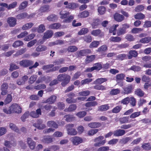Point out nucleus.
I'll return each mask as SVG.
<instances>
[{"mask_svg": "<svg viewBox=\"0 0 151 151\" xmlns=\"http://www.w3.org/2000/svg\"><path fill=\"white\" fill-rule=\"evenodd\" d=\"M67 131L68 134L69 135H75L77 134V132L74 129H69Z\"/></svg>", "mask_w": 151, "mask_h": 151, "instance_id": "0e129e2a", "label": "nucleus"}, {"mask_svg": "<svg viewBox=\"0 0 151 151\" xmlns=\"http://www.w3.org/2000/svg\"><path fill=\"white\" fill-rule=\"evenodd\" d=\"M64 118H65V120L66 121L68 122H71L74 120L75 119V117L69 114L65 115L64 116Z\"/></svg>", "mask_w": 151, "mask_h": 151, "instance_id": "bb28decb", "label": "nucleus"}, {"mask_svg": "<svg viewBox=\"0 0 151 151\" xmlns=\"http://www.w3.org/2000/svg\"><path fill=\"white\" fill-rule=\"evenodd\" d=\"M100 23V20L99 19H95L92 24V27L93 28H97L98 26Z\"/></svg>", "mask_w": 151, "mask_h": 151, "instance_id": "680f3d73", "label": "nucleus"}, {"mask_svg": "<svg viewBox=\"0 0 151 151\" xmlns=\"http://www.w3.org/2000/svg\"><path fill=\"white\" fill-rule=\"evenodd\" d=\"M89 12L87 11H84L82 12L79 13L78 15V17L80 18H86L89 16Z\"/></svg>", "mask_w": 151, "mask_h": 151, "instance_id": "b1692460", "label": "nucleus"}, {"mask_svg": "<svg viewBox=\"0 0 151 151\" xmlns=\"http://www.w3.org/2000/svg\"><path fill=\"white\" fill-rule=\"evenodd\" d=\"M61 26V24L59 23H55L49 26L48 28L54 29H58Z\"/></svg>", "mask_w": 151, "mask_h": 151, "instance_id": "cd10ccee", "label": "nucleus"}, {"mask_svg": "<svg viewBox=\"0 0 151 151\" xmlns=\"http://www.w3.org/2000/svg\"><path fill=\"white\" fill-rule=\"evenodd\" d=\"M17 20L14 17H10L8 18L7 22L10 27H14L16 24Z\"/></svg>", "mask_w": 151, "mask_h": 151, "instance_id": "dca6fc26", "label": "nucleus"}, {"mask_svg": "<svg viewBox=\"0 0 151 151\" xmlns=\"http://www.w3.org/2000/svg\"><path fill=\"white\" fill-rule=\"evenodd\" d=\"M58 19L57 16L55 15H50L47 17V19L50 21L55 22Z\"/></svg>", "mask_w": 151, "mask_h": 151, "instance_id": "de8ad7c7", "label": "nucleus"}, {"mask_svg": "<svg viewBox=\"0 0 151 151\" xmlns=\"http://www.w3.org/2000/svg\"><path fill=\"white\" fill-rule=\"evenodd\" d=\"M126 32L125 30L122 28H120L118 29L116 31V34L118 36L123 35Z\"/></svg>", "mask_w": 151, "mask_h": 151, "instance_id": "a18cd8bd", "label": "nucleus"}, {"mask_svg": "<svg viewBox=\"0 0 151 151\" xmlns=\"http://www.w3.org/2000/svg\"><path fill=\"white\" fill-rule=\"evenodd\" d=\"M104 139V137L102 136H100L95 138L93 141L95 143L94 144V146L95 147H98L104 145L106 142L105 140H103Z\"/></svg>", "mask_w": 151, "mask_h": 151, "instance_id": "20e7f679", "label": "nucleus"}, {"mask_svg": "<svg viewBox=\"0 0 151 151\" xmlns=\"http://www.w3.org/2000/svg\"><path fill=\"white\" fill-rule=\"evenodd\" d=\"M43 121L40 119L37 120V122L33 124V126L39 129H42L46 127L44 124H42Z\"/></svg>", "mask_w": 151, "mask_h": 151, "instance_id": "0eeeda50", "label": "nucleus"}, {"mask_svg": "<svg viewBox=\"0 0 151 151\" xmlns=\"http://www.w3.org/2000/svg\"><path fill=\"white\" fill-rule=\"evenodd\" d=\"M47 49V47L46 46L44 45H40L36 47V50L37 52H42L45 51Z\"/></svg>", "mask_w": 151, "mask_h": 151, "instance_id": "2f4dec72", "label": "nucleus"}, {"mask_svg": "<svg viewBox=\"0 0 151 151\" xmlns=\"http://www.w3.org/2000/svg\"><path fill=\"white\" fill-rule=\"evenodd\" d=\"M34 25V24L32 22L27 23L24 25L22 29L24 30H27L31 28Z\"/></svg>", "mask_w": 151, "mask_h": 151, "instance_id": "c9c22d12", "label": "nucleus"}, {"mask_svg": "<svg viewBox=\"0 0 151 151\" xmlns=\"http://www.w3.org/2000/svg\"><path fill=\"white\" fill-rule=\"evenodd\" d=\"M126 133L125 130L119 129L113 132V134L114 136L116 137L121 136L124 135Z\"/></svg>", "mask_w": 151, "mask_h": 151, "instance_id": "2eb2a0df", "label": "nucleus"}, {"mask_svg": "<svg viewBox=\"0 0 151 151\" xmlns=\"http://www.w3.org/2000/svg\"><path fill=\"white\" fill-rule=\"evenodd\" d=\"M119 26L118 24L114 25L111 27L109 29V32L112 33L113 35H115L116 33V28Z\"/></svg>", "mask_w": 151, "mask_h": 151, "instance_id": "7c9ffc66", "label": "nucleus"}, {"mask_svg": "<svg viewBox=\"0 0 151 151\" xmlns=\"http://www.w3.org/2000/svg\"><path fill=\"white\" fill-rule=\"evenodd\" d=\"M114 19L118 22H121L123 21L124 19V16L120 14L116 13L114 15Z\"/></svg>", "mask_w": 151, "mask_h": 151, "instance_id": "6ab92c4d", "label": "nucleus"}, {"mask_svg": "<svg viewBox=\"0 0 151 151\" xmlns=\"http://www.w3.org/2000/svg\"><path fill=\"white\" fill-rule=\"evenodd\" d=\"M3 111L4 113L7 114H19L22 112V108L17 104L13 103L9 107L8 109L6 108H4Z\"/></svg>", "mask_w": 151, "mask_h": 151, "instance_id": "f257e3e1", "label": "nucleus"}, {"mask_svg": "<svg viewBox=\"0 0 151 151\" xmlns=\"http://www.w3.org/2000/svg\"><path fill=\"white\" fill-rule=\"evenodd\" d=\"M41 115V111L40 109H37L36 111H32L30 113V116L33 118H38Z\"/></svg>", "mask_w": 151, "mask_h": 151, "instance_id": "ddd939ff", "label": "nucleus"}, {"mask_svg": "<svg viewBox=\"0 0 151 151\" xmlns=\"http://www.w3.org/2000/svg\"><path fill=\"white\" fill-rule=\"evenodd\" d=\"M98 10L100 14L102 15L105 13L106 11V9L104 6H100L99 7Z\"/></svg>", "mask_w": 151, "mask_h": 151, "instance_id": "09e8293b", "label": "nucleus"}, {"mask_svg": "<svg viewBox=\"0 0 151 151\" xmlns=\"http://www.w3.org/2000/svg\"><path fill=\"white\" fill-rule=\"evenodd\" d=\"M70 13L69 12H64L63 11L60 12V18L62 19L65 18L63 22L66 23H69L74 18L73 15H70Z\"/></svg>", "mask_w": 151, "mask_h": 151, "instance_id": "7ed1b4c3", "label": "nucleus"}, {"mask_svg": "<svg viewBox=\"0 0 151 151\" xmlns=\"http://www.w3.org/2000/svg\"><path fill=\"white\" fill-rule=\"evenodd\" d=\"M101 124L100 123L97 122H94L89 123L88 126L91 128H97L100 127Z\"/></svg>", "mask_w": 151, "mask_h": 151, "instance_id": "4be33fe9", "label": "nucleus"}, {"mask_svg": "<svg viewBox=\"0 0 151 151\" xmlns=\"http://www.w3.org/2000/svg\"><path fill=\"white\" fill-rule=\"evenodd\" d=\"M23 45V43L22 41L18 40L16 41L13 43L12 46L16 48L22 46Z\"/></svg>", "mask_w": 151, "mask_h": 151, "instance_id": "79ce46f5", "label": "nucleus"}, {"mask_svg": "<svg viewBox=\"0 0 151 151\" xmlns=\"http://www.w3.org/2000/svg\"><path fill=\"white\" fill-rule=\"evenodd\" d=\"M94 89L97 90H104L106 89V88L104 86L101 85H97L93 86Z\"/></svg>", "mask_w": 151, "mask_h": 151, "instance_id": "864d4df0", "label": "nucleus"}, {"mask_svg": "<svg viewBox=\"0 0 151 151\" xmlns=\"http://www.w3.org/2000/svg\"><path fill=\"white\" fill-rule=\"evenodd\" d=\"M101 41H94L92 42L90 45V48L97 47L99 45Z\"/></svg>", "mask_w": 151, "mask_h": 151, "instance_id": "8fccbe9b", "label": "nucleus"}, {"mask_svg": "<svg viewBox=\"0 0 151 151\" xmlns=\"http://www.w3.org/2000/svg\"><path fill=\"white\" fill-rule=\"evenodd\" d=\"M142 81L145 82H149L151 83V81L150 78L145 75H143L142 78Z\"/></svg>", "mask_w": 151, "mask_h": 151, "instance_id": "69168bd1", "label": "nucleus"}, {"mask_svg": "<svg viewBox=\"0 0 151 151\" xmlns=\"http://www.w3.org/2000/svg\"><path fill=\"white\" fill-rule=\"evenodd\" d=\"M120 92V90L119 89H113L110 91V94L112 95H115L119 93Z\"/></svg>", "mask_w": 151, "mask_h": 151, "instance_id": "5fc2aeb1", "label": "nucleus"}, {"mask_svg": "<svg viewBox=\"0 0 151 151\" xmlns=\"http://www.w3.org/2000/svg\"><path fill=\"white\" fill-rule=\"evenodd\" d=\"M4 145L6 147L10 148L12 147H15L16 145V143L13 141H9L5 140L4 143Z\"/></svg>", "mask_w": 151, "mask_h": 151, "instance_id": "a211bd4d", "label": "nucleus"}, {"mask_svg": "<svg viewBox=\"0 0 151 151\" xmlns=\"http://www.w3.org/2000/svg\"><path fill=\"white\" fill-rule=\"evenodd\" d=\"M138 55V53L137 51L135 50H130L129 52L128 55V58L129 59H131L132 57H136Z\"/></svg>", "mask_w": 151, "mask_h": 151, "instance_id": "393cba45", "label": "nucleus"}, {"mask_svg": "<svg viewBox=\"0 0 151 151\" xmlns=\"http://www.w3.org/2000/svg\"><path fill=\"white\" fill-rule=\"evenodd\" d=\"M47 125L48 127L55 128L58 127V124L54 121H49L47 122Z\"/></svg>", "mask_w": 151, "mask_h": 151, "instance_id": "c85d7f7f", "label": "nucleus"}, {"mask_svg": "<svg viewBox=\"0 0 151 151\" xmlns=\"http://www.w3.org/2000/svg\"><path fill=\"white\" fill-rule=\"evenodd\" d=\"M87 114L86 112L85 111H82L79 112L76 114V115L78 117L81 118H83Z\"/></svg>", "mask_w": 151, "mask_h": 151, "instance_id": "338daca9", "label": "nucleus"}, {"mask_svg": "<svg viewBox=\"0 0 151 151\" xmlns=\"http://www.w3.org/2000/svg\"><path fill=\"white\" fill-rule=\"evenodd\" d=\"M51 78L50 76L45 77V76H41L39 77L36 81L37 83H42L45 81L46 83H48L50 81Z\"/></svg>", "mask_w": 151, "mask_h": 151, "instance_id": "9d476101", "label": "nucleus"}, {"mask_svg": "<svg viewBox=\"0 0 151 151\" xmlns=\"http://www.w3.org/2000/svg\"><path fill=\"white\" fill-rule=\"evenodd\" d=\"M130 104L133 107L135 106L136 104V99L134 97H129Z\"/></svg>", "mask_w": 151, "mask_h": 151, "instance_id": "052dcab7", "label": "nucleus"}, {"mask_svg": "<svg viewBox=\"0 0 151 151\" xmlns=\"http://www.w3.org/2000/svg\"><path fill=\"white\" fill-rule=\"evenodd\" d=\"M27 142L30 148L32 149H33L36 145L35 142L32 140L30 138H28L27 139Z\"/></svg>", "mask_w": 151, "mask_h": 151, "instance_id": "412c9836", "label": "nucleus"}, {"mask_svg": "<svg viewBox=\"0 0 151 151\" xmlns=\"http://www.w3.org/2000/svg\"><path fill=\"white\" fill-rule=\"evenodd\" d=\"M33 16V14L28 15L27 13L24 12L19 14L17 16V18L18 19H22L26 17L29 18L32 17Z\"/></svg>", "mask_w": 151, "mask_h": 151, "instance_id": "f3484780", "label": "nucleus"}, {"mask_svg": "<svg viewBox=\"0 0 151 151\" xmlns=\"http://www.w3.org/2000/svg\"><path fill=\"white\" fill-rule=\"evenodd\" d=\"M78 49V48L75 46H69L67 48V50L68 52H74Z\"/></svg>", "mask_w": 151, "mask_h": 151, "instance_id": "58836bf2", "label": "nucleus"}, {"mask_svg": "<svg viewBox=\"0 0 151 151\" xmlns=\"http://www.w3.org/2000/svg\"><path fill=\"white\" fill-rule=\"evenodd\" d=\"M145 17V15L141 13H138L134 16V18L137 19H142Z\"/></svg>", "mask_w": 151, "mask_h": 151, "instance_id": "a19ab883", "label": "nucleus"}, {"mask_svg": "<svg viewBox=\"0 0 151 151\" xmlns=\"http://www.w3.org/2000/svg\"><path fill=\"white\" fill-rule=\"evenodd\" d=\"M151 41V37H148L143 38L140 40V42L143 43H148Z\"/></svg>", "mask_w": 151, "mask_h": 151, "instance_id": "37998d69", "label": "nucleus"}, {"mask_svg": "<svg viewBox=\"0 0 151 151\" xmlns=\"http://www.w3.org/2000/svg\"><path fill=\"white\" fill-rule=\"evenodd\" d=\"M12 99V96L10 94L7 95L6 98L4 101L5 104H7L11 102Z\"/></svg>", "mask_w": 151, "mask_h": 151, "instance_id": "4c0bfd02", "label": "nucleus"}, {"mask_svg": "<svg viewBox=\"0 0 151 151\" xmlns=\"http://www.w3.org/2000/svg\"><path fill=\"white\" fill-rule=\"evenodd\" d=\"M122 108L121 106H117L112 109V112L114 113H118L121 110Z\"/></svg>", "mask_w": 151, "mask_h": 151, "instance_id": "3c124183", "label": "nucleus"}, {"mask_svg": "<svg viewBox=\"0 0 151 151\" xmlns=\"http://www.w3.org/2000/svg\"><path fill=\"white\" fill-rule=\"evenodd\" d=\"M121 38L118 36L111 37L109 39L110 42H119L121 41Z\"/></svg>", "mask_w": 151, "mask_h": 151, "instance_id": "c756f323", "label": "nucleus"}, {"mask_svg": "<svg viewBox=\"0 0 151 151\" xmlns=\"http://www.w3.org/2000/svg\"><path fill=\"white\" fill-rule=\"evenodd\" d=\"M98 103L96 101H91L88 102L86 104L85 106L87 107H89L90 106H94L97 105Z\"/></svg>", "mask_w": 151, "mask_h": 151, "instance_id": "4d7b16f0", "label": "nucleus"}, {"mask_svg": "<svg viewBox=\"0 0 151 151\" xmlns=\"http://www.w3.org/2000/svg\"><path fill=\"white\" fill-rule=\"evenodd\" d=\"M93 80L92 78H86L81 81V85L88 84L89 83L91 82Z\"/></svg>", "mask_w": 151, "mask_h": 151, "instance_id": "e2e57ef3", "label": "nucleus"}, {"mask_svg": "<svg viewBox=\"0 0 151 151\" xmlns=\"http://www.w3.org/2000/svg\"><path fill=\"white\" fill-rule=\"evenodd\" d=\"M77 7L78 5L74 3H70L68 4V5L66 6V8L73 9L76 8Z\"/></svg>", "mask_w": 151, "mask_h": 151, "instance_id": "f704fd0d", "label": "nucleus"}, {"mask_svg": "<svg viewBox=\"0 0 151 151\" xmlns=\"http://www.w3.org/2000/svg\"><path fill=\"white\" fill-rule=\"evenodd\" d=\"M91 52V50L88 49H84L78 51L76 52V55L78 57H81L84 56L86 55L87 54Z\"/></svg>", "mask_w": 151, "mask_h": 151, "instance_id": "1a4fd4ad", "label": "nucleus"}, {"mask_svg": "<svg viewBox=\"0 0 151 151\" xmlns=\"http://www.w3.org/2000/svg\"><path fill=\"white\" fill-rule=\"evenodd\" d=\"M135 93L140 97H142L144 95V92L140 88L136 89L135 91Z\"/></svg>", "mask_w": 151, "mask_h": 151, "instance_id": "ea45409f", "label": "nucleus"}, {"mask_svg": "<svg viewBox=\"0 0 151 151\" xmlns=\"http://www.w3.org/2000/svg\"><path fill=\"white\" fill-rule=\"evenodd\" d=\"M77 108L75 104H72L69 106L68 108H66L64 110L65 112H71L75 110Z\"/></svg>", "mask_w": 151, "mask_h": 151, "instance_id": "5701e85b", "label": "nucleus"}, {"mask_svg": "<svg viewBox=\"0 0 151 151\" xmlns=\"http://www.w3.org/2000/svg\"><path fill=\"white\" fill-rule=\"evenodd\" d=\"M109 106L108 104H105L101 105L98 108V110L100 111H105L109 109Z\"/></svg>", "mask_w": 151, "mask_h": 151, "instance_id": "a878e982", "label": "nucleus"}, {"mask_svg": "<svg viewBox=\"0 0 151 151\" xmlns=\"http://www.w3.org/2000/svg\"><path fill=\"white\" fill-rule=\"evenodd\" d=\"M71 141L73 145H77L82 143L83 142V139L80 137L75 136L71 138Z\"/></svg>", "mask_w": 151, "mask_h": 151, "instance_id": "6e6552de", "label": "nucleus"}, {"mask_svg": "<svg viewBox=\"0 0 151 151\" xmlns=\"http://www.w3.org/2000/svg\"><path fill=\"white\" fill-rule=\"evenodd\" d=\"M46 30L45 25L43 24L40 25L37 27H34L31 29L32 32H37L38 33H43Z\"/></svg>", "mask_w": 151, "mask_h": 151, "instance_id": "423d86ee", "label": "nucleus"}, {"mask_svg": "<svg viewBox=\"0 0 151 151\" xmlns=\"http://www.w3.org/2000/svg\"><path fill=\"white\" fill-rule=\"evenodd\" d=\"M70 78V76L69 75L65 73L60 74L57 76L58 81L62 82L61 85L63 87L65 86L69 83Z\"/></svg>", "mask_w": 151, "mask_h": 151, "instance_id": "f03ea898", "label": "nucleus"}, {"mask_svg": "<svg viewBox=\"0 0 151 151\" xmlns=\"http://www.w3.org/2000/svg\"><path fill=\"white\" fill-rule=\"evenodd\" d=\"M54 65L52 64L45 65L42 66V69L45 70H47L46 72V73H48L54 71L56 70H58L59 69V67L58 66H56L53 68L52 69L47 70L49 69L53 68Z\"/></svg>", "mask_w": 151, "mask_h": 151, "instance_id": "39448f33", "label": "nucleus"}, {"mask_svg": "<svg viewBox=\"0 0 151 151\" xmlns=\"http://www.w3.org/2000/svg\"><path fill=\"white\" fill-rule=\"evenodd\" d=\"M142 147L146 150H148L151 149V145L149 143H144L142 145Z\"/></svg>", "mask_w": 151, "mask_h": 151, "instance_id": "c03bdc74", "label": "nucleus"}, {"mask_svg": "<svg viewBox=\"0 0 151 151\" xmlns=\"http://www.w3.org/2000/svg\"><path fill=\"white\" fill-rule=\"evenodd\" d=\"M143 29L141 28H134L131 30V32L134 34H137L142 31Z\"/></svg>", "mask_w": 151, "mask_h": 151, "instance_id": "6e6d98bb", "label": "nucleus"}, {"mask_svg": "<svg viewBox=\"0 0 151 151\" xmlns=\"http://www.w3.org/2000/svg\"><path fill=\"white\" fill-rule=\"evenodd\" d=\"M37 77L36 75H33L31 76L29 78V83L31 84L33 83L36 80Z\"/></svg>", "mask_w": 151, "mask_h": 151, "instance_id": "bf43d9fd", "label": "nucleus"}, {"mask_svg": "<svg viewBox=\"0 0 151 151\" xmlns=\"http://www.w3.org/2000/svg\"><path fill=\"white\" fill-rule=\"evenodd\" d=\"M88 32V29L87 28H82L78 33V34L79 35H84L87 33Z\"/></svg>", "mask_w": 151, "mask_h": 151, "instance_id": "13d9d810", "label": "nucleus"}, {"mask_svg": "<svg viewBox=\"0 0 151 151\" xmlns=\"http://www.w3.org/2000/svg\"><path fill=\"white\" fill-rule=\"evenodd\" d=\"M132 85L129 86L124 89V93L125 94H129L131 93L132 89Z\"/></svg>", "mask_w": 151, "mask_h": 151, "instance_id": "603ef678", "label": "nucleus"}, {"mask_svg": "<svg viewBox=\"0 0 151 151\" xmlns=\"http://www.w3.org/2000/svg\"><path fill=\"white\" fill-rule=\"evenodd\" d=\"M95 56L92 55L91 56H87L86 58L85 59V63H89L93 61L95 59Z\"/></svg>", "mask_w": 151, "mask_h": 151, "instance_id": "72a5a7b5", "label": "nucleus"}, {"mask_svg": "<svg viewBox=\"0 0 151 151\" xmlns=\"http://www.w3.org/2000/svg\"><path fill=\"white\" fill-rule=\"evenodd\" d=\"M107 50V46L106 45H103L98 48L97 51L100 52L102 53L106 51Z\"/></svg>", "mask_w": 151, "mask_h": 151, "instance_id": "49530a36", "label": "nucleus"}, {"mask_svg": "<svg viewBox=\"0 0 151 151\" xmlns=\"http://www.w3.org/2000/svg\"><path fill=\"white\" fill-rule=\"evenodd\" d=\"M19 63L21 66L26 67L31 65L32 62L29 60H24L20 61Z\"/></svg>", "mask_w": 151, "mask_h": 151, "instance_id": "4468645a", "label": "nucleus"}, {"mask_svg": "<svg viewBox=\"0 0 151 151\" xmlns=\"http://www.w3.org/2000/svg\"><path fill=\"white\" fill-rule=\"evenodd\" d=\"M57 97L55 95H52L49 98L45 100L42 102L44 103H48L49 104H52L54 103L56 101Z\"/></svg>", "mask_w": 151, "mask_h": 151, "instance_id": "9b49d317", "label": "nucleus"}, {"mask_svg": "<svg viewBox=\"0 0 151 151\" xmlns=\"http://www.w3.org/2000/svg\"><path fill=\"white\" fill-rule=\"evenodd\" d=\"M41 141L43 143L48 144L52 142V138L45 136L43 137V139L41 140Z\"/></svg>", "mask_w": 151, "mask_h": 151, "instance_id": "473e14b6", "label": "nucleus"}, {"mask_svg": "<svg viewBox=\"0 0 151 151\" xmlns=\"http://www.w3.org/2000/svg\"><path fill=\"white\" fill-rule=\"evenodd\" d=\"M107 80V79L105 78H98L94 81L93 83L95 84H101L102 83L106 81Z\"/></svg>", "mask_w": 151, "mask_h": 151, "instance_id": "e433bc0d", "label": "nucleus"}, {"mask_svg": "<svg viewBox=\"0 0 151 151\" xmlns=\"http://www.w3.org/2000/svg\"><path fill=\"white\" fill-rule=\"evenodd\" d=\"M8 86L6 83H3L1 86V94L4 96L6 95L7 93V89Z\"/></svg>", "mask_w": 151, "mask_h": 151, "instance_id": "f8f14e48", "label": "nucleus"}, {"mask_svg": "<svg viewBox=\"0 0 151 151\" xmlns=\"http://www.w3.org/2000/svg\"><path fill=\"white\" fill-rule=\"evenodd\" d=\"M53 34V32L51 30H48L45 32L43 36V39L46 40L51 37Z\"/></svg>", "mask_w": 151, "mask_h": 151, "instance_id": "aec40b11", "label": "nucleus"}, {"mask_svg": "<svg viewBox=\"0 0 151 151\" xmlns=\"http://www.w3.org/2000/svg\"><path fill=\"white\" fill-rule=\"evenodd\" d=\"M94 68V70H99L102 68L101 64L100 63H98L95 64L93 67Z\"/></svg>", "mask_w": 151, "mask_h": 151, "instance_id": "774afa93", "label": "nucleus"}]
</instances>
